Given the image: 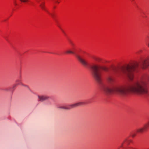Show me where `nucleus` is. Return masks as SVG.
I'll return each mask as SVG.
<instances>
[{"mask_svg":"<svg viewBox=\"0 0 149 149\" xmlns=\"http://www.w3.org/2000/svg\"><path fill=\"white\" fill-rule=\"evenodd\" d=\"M149 82V77L145 76L137 82L127 85L114 86L110 87L108 85L103 84L101 90L106 94L113 93L119 95L124 96L128 92L139 95L147 94V85Z\"/></svg>","mask_w":149,"mask_h":149,"instance_id":"nucleus-1","label":"nucleus"},{"mask_svg":"<svg viewBox=\"0 0 149 149\" xmlns=\"http://www.w3.org/2000/svg\"><path fill=\"white\" fill-rule=\"evenodd\" d=\"M139 65L143 69H146L149 66V59L143 61L140 64L136 62L125 65L118 69L115 68H112L113 72L119 74L122 76L127 77L130 80H133V72L138 68Z\"/></svg>","mask_w":149,"mask_h":149,"instance_id":"nucleus-2","label":"nucleus"},{"mask_svg":"<svg viewBox=\"0 0 149 149\" xmlns=\"http://www.w3.org/2000/svg\"><path fill=\"white\" fill-rule=\"evenodd\" d=\"M92 74L96 81L99 84H102L101 70L106 72H109V69L105 67L94 65L91 67Z\"/></svg>","mask_w":149,"mask_h":149,"instance_id":"nucleus-3","label":"nucleus"},{"mask_svg":"<svg viewBox=\"0 0 149 149\" xmlns=\"http://www.w3.org/2000/svg\"><path fill=\"white\" fill-rule=\"evenodd\" d=\"M149 128V122L145 124L144 126L136 129L135 131H133L131 133V135L132 137H135L138 133H142L144 131H147Z\"/></svg>","mask_w":149,"mask_h":149,"instance_id":"nucleus-4","label":"nucleus"},{"mask_svg":"<svg viewBox=\"0 0 149 149\" xmlns=\"http://www.w3.org/2000/svg\"><path fill=\"white\" fill-rule=\"evenodd\" d=\"M84 103L83 102H79L72 104H69L65 106H60L58 108L59 109H63L65 110H70L77 107L81 106L84 104Z\"/></svg>","mask_w":149,"mask_h":149,"instance_id":"nucleus-5","label":"nucleus"},{"mask_svg":"<svg viewBox=\"0 0 149 149\" xmlns=\"http://www.w3.org/2000/svg\"><path fill=\"white\" fill-rule=\"evenodd\" d=\"M77 57L81 63L84 66L87 67L88 66V63L86 60L81 58L79 56H77Z\"/></svg>","mask_w":149,"mask_h":149,"instance_id":"nucleus-6","label":"nucleus"},{"mask_svg":"<svg viewBox=\"0 0 149 149\" xmlns=\"http://www.w3.org/2000/svg\"><path fill=\"white\" fill-rule=\"evenodd\" d=\"M38 101L40 102H42L48 100L49 97L47 95H38Z\"/></svg>","mask_w":149,"mask_h":149,"instance_id":"nucleus-7","label":"nucleus"},{"mask_svg":"<svg viewBox=\"0 0 149 149\" xmlns=\"http://www.w3.org/2000/svg\"><path fill=\"white\" fill-rule=\"evenodd\" d=\"M111 73L112 72H109L108 75L107 77V81L111 84L114 81L113 77L111 75Z\"/></svg>","mask_w":149,"mask_h":149,"instance_id":"nucleus-8","label":"nucleus"},{"mask_svg":"<svg viewBox=\"0 0 149 149\" xmlns=\"http://www.w3.org/2000/svg\"><path fill=\"white\" fill-rule=\"evenodd\" d=\"M16 84H15L13 86V88L17 86L18 85H21L22 84L21 82V80L20 79H18L16 80Z\"/></svg>","mask_w":149,"mask_h":149,"instance_id":"nucleus-9","label":"nucleus"},{"mask_svg":"<svg viewBox=\"0 0 149 149\" xmlns=\"http://www.w3.org/2000/svg\"><path fill=\"white\" fill-rule=\"evenodd\" d=\"M40 6L42 9L45 10L47 12H48V11L45 8L44 3L40 4Z\"/></svg>","mask_w":149,"mask_h":149,"instance_id":"nucleus-10","label":"nucleus"},{"mask_svg":"<svg viewBox=\"0 0 149 149\" xmlns=\"http://www.w3.org/2000/svg\"><path fill=\"white\" fill-rule=\"evenodd\" d=\"M65 53L67 54H74V52L70 50H68L65 52Z\"/></svg>","mask_w":149,"mask_h":149,"instance_id":"nucleus-11","label":"nucleus"},{"mask_svg":"<svg viewBox=\"0 0 149 149\" xmlns=\"http://www.w3.org/2000/svg\"><path fill=\"white\" fill-rule=\"evenodd\" d=\"M129 141L127 139H126L123 142V143H122V144L121 146V147H122L124 143H125L126 144H127L129 143Z\"/></svg>","mask_w":149,"mask_h":149,"instance_id":"nucleus-12","label":"nucleus"},{"mask_svg":"<svg viewBox=\"0 0 149 149\" xmlns=\"http://www.w3.org/2000/svg\"><path fill=\"white\" fill-rule=\"evenodd\" d=\"M21 2H26L28 1L29 0H20Z\"/></svg>","mask_w":149,"mask_h":149,"instance_id":"nucleus-13","label":"nucleus"},{"mask_svg":"<svg viewBox=\"0 0 149 149\" xmlns=\"http://www.w3.org/2000/svg\"><path fill=\"white\" fill-rule=\"evenodd\" d=\"M21 85H22V86H25V87H27V88H29V87L27 85H24L23 84H22Z\"/></svg>","mask_w":149,"mask_h":149,"instance_id":"nucleus-14","label":"nucleus"},{"mask_svg":"<svg viewBox=\"0 0 149 149\" xmlns=\"http://www.w3.org/2000/svg\"><path fill=\"white\" fill-rule=\"evenodd\" d=\"M95 60L97 61H98L100 60V59L99 58H95Z\"/></svg>","mask_w":149,"mask_h":149,"instance_id":"nucleus-15","label":"nucleus"},{"mask_svg":"<svg viewBox=\"0 0 149 149\" xmlns=\"http://www.w3.org/2000/svg\"><path fill=\"white\" fill-rule=\"evenodd\" d=\"M49 14H50L52 17H54V15L52 14H50L48 11V12H47Z\"/></svg>","mask_w":149,"mask_h":149,"instance_id":"nucleus-16","label":"nucleus"},{"mask_svg":"<svg viewBox=\"0 0 149 149\" xmlns=\"http://www.w3.org/2000/svg\"><path fill=\"white\" fill-rule=\"evenodd\" d=\"M15 5H17V4L16 3H15Z\"/></svg>","mask_w":149,"mask_h":149,"instance_id":"nucleus-17","label":"nucleus"},{"mask_svg":"<svg viewBox=\"0 0 149 149\" xmlns=\"http://www.w3.org/2000/svg\"><path fill=\"white\" fill-rule=\"evenodd\" d=\"M71 43L72 44V43L71 42Z\"/></svg>","mask_w":149,"mask_h":149,"instance_id":"nucleus-18","label":"nucleus"}]
</instances>
